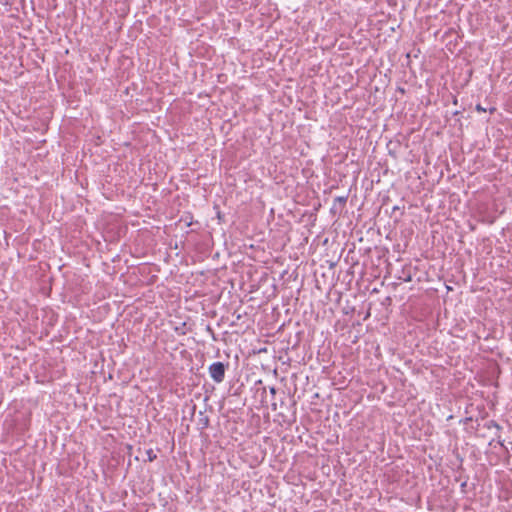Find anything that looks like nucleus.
<instances>
[{
    "mask_svg": "<svg viewBox=\"0 0 512 512\" xmlns=\"http://www.w3.org/2000/svg\"><path fill=\"white\" fill-rule=\"evenodd\" d=\"M485 426H486L488 429H491V428H495V429H497V430H500V429H501L500 425H499L496 421H494V420H490V421H488V422L485 424Z\"/></svg>",
    "mask_w": 512,
    "mask_h": 512,
    "instance_id": "2",
    "label": "nucleus"
},
{
    "mask_svg": "<svg viewBox=\"0 0 512 512\" xmlns=\"http://www.w3.org/2000/svg\"><path fill=\"white\" fill-rule=\"evenodd\" d=\"M347 202V196H338L334 199V203H339L340 205L344 206Z\"/></svg>",
    "mask_w": 512,
    "mask_h": 512,
    "instance_id": "3",
    "label": "nucleus"
},
{
    "mask_svg": "<svg viewBox=\"0 0 512 512\" xmlns=\"http://www.w3.org/2000/svg\"><path fill=\"white\" fill-rule=\"evenodd\" d=\"M476 110H477V111H481V112H485V111H486V109H485V108H483V107H482L481 105H479V104L476 106Z\"/></svg>",
    "mask_w": 512,
    "mask_h": 512,
    "instance_id": "5",
    "label": "nucleus"
},
{
    "mask_svg": "<svg viewBox=\"0 0 512 512\" xmlns=\"http://www.w3.org/2000/svg\"><path fill=\"white\" fill-rule=\"evenodd\" d=\"M209 375L216 383H221L225 378L226 366L222 362H214L209 368Z\"/></svg>",
    "mask_w": 512,
    "mask_h": 512,
    "instance_id": "1",
    "label": "nucleus"
},
{
    "mask_svg": "<svg viewBox=\"0 0 512 512\" xmlns=\"http://www.w3.org/2000/svg\"><path fill=\"white\" fill-rule=\"evenodd\" d=\"M403 280H404L405 282H409V281H411V276L409 275V276H407L406 278H404Z\"/></svg>",
    "mask_w": 512,
    "mask_h": 512,
    "instance_id": "7",
    "label": "nucleus"
},
{
    "mask_svg": "<svg viewBox=\"0 0 512 512\" xmlns=\"http://www.w3.org/2000/svg\"><path fill=\"white\" fill-rule=\"evenodd\" d=\"M147 457L149 461H153L156 459V454L152 449L147 450Z\"/></svg>",
    "mask_w": 512,
    "mask_h": 512,
    "instance_id": "4",
    "label": "nucleus"
},
{
    "mask_svg": "<svg viewBox=\"0 0 512 512\" xmlns=\"http://www.w3.org/2000/svg\"><path fill=\"white\" fill-rule=\"evenodd\" d=\"M269 391L272 395H275L276 394V388L274 386L270 387L269 388Z\"/></svg>",
    "mask_w": 512,
    "mask_h": 512,
    "instance_id": "6",
    "label": "nucleus"
}]
</instances>
